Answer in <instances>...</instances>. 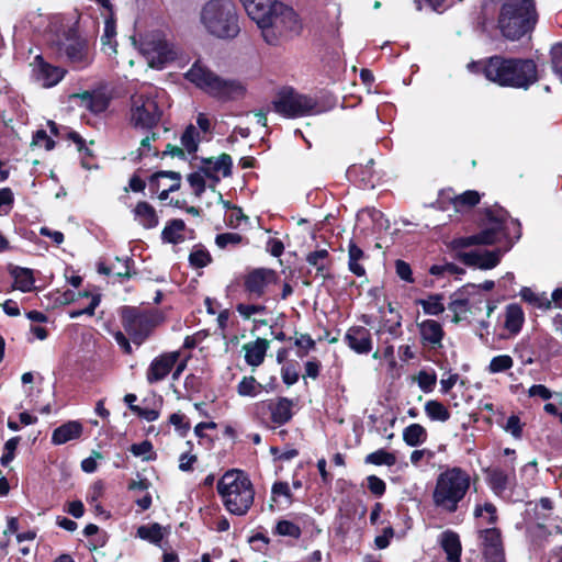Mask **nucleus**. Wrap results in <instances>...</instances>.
Returning a JSON list of instances; mask_svg holds the SVG:
<instances>
[{
	"mask_svg": "<svg viewBox=\"0 0 562 562\" xmlns=\"http://www.w3.org/2000/svg\"><path fill=\"white\" fill-rule=\"evenodd\" d=\"M505 252L501 248L495 250H470L459 252L458 258L467 266L490 270L499 263Z\"/></svg>",
	"mask_w": 562,
	"mask_h": 562,
	"instance_id": "nucleus-14",
	"label": "nucleus"
},
{
	"mask_svg": "<svg viewBox=\"0 0 562 562\" xmlns=\"http://www.w3.org/2000/svg\"><path fill=\"white\" fill-rule=\"evenodd\" d=\"M440 543L449 562H460L461 543L459 536L453 531H445L441 533Z\"/></svg>",
	"mask_w": 562,
	"mask_h": 562,
	"instance_id": "nucleus-28",
	"label": "nucleus"
},
{
	"mask_svg": "<svg viewBox=\"0 0 562 562\" xmlns=\"http://www.w3.org/2000/svg\"><path fill=\"white\" fill-rule=\"evenodd\" d=\"M149 134L140 140V146L137 150V158L153 156L156 157L158 155V148L153 146L159 138V133L157 131L148 130Z\"/></svg>",
	"mask_w": 562,
	"mask_h": 562,
	"instance_id": "nucleus-39",
	"label": "nucleus"
},
{
	"mask_svg": "<svg viewBox=\"0 0 562 562\" xmlns=\"http://www.w3.org/2000/svg\"><path fill=\"white\" fill-rule=\"evenodd\" d=\"M137 536L140 539L147 540L151 543H159L164 537L162 527L157 524L143 525L137 529Z\"/></svg>",
	"mask_w": 562,
	"mask_h": 562,
	"instance_id": "nucleus-42",
	"label": "nucleus"
},
{
	"mask_svg": "<svg viewBox=\"0 0 562 562\" xmlns=\"http://www.w3.org/2000/svg\"><path fill=\"white\" fill-rule=\"evenodd\" d=\"M262 391V385L254 376H244L237 385V393L240 396L255 397Z\"/></svg>",
	"mask_w": 562,
	"mask_h": 562,
	"instance_id": "nucleus-44",
	"label": "nucleus"
},
{
	"mask_svg": "<svg viewBox=\"0 0 562 562\" xmlns=\"http://www.w3.org/2000/svg\"><path fill=\"white\" fill-rule=\"evenodd\" d=\"M366 462L375 465L392 467L396 463V457L384 449H380L372 453H369L366 457Z\"/></svg>",
	"mask_w": 562,
	"mask_h": 562,
	"instance_id": "nucleus-46",
	"label": "nucleus"
},
{
	"mask_svg": "<svg viewBox=\"0 0 562 562\" xmlns=\"http://www.w3.org/2000/svg\"><path fill=\"white\" fill-rule=\"evenodd\" d=\"M139 52L151 68L162 69L177 56V50L161 33H150L142 37Z\"/></svg>",
	"mask_w": 562,
	"mask_h": 562,
	"instance_id": "nucleus-13",
	"label": "nucleus"
},
{
	"mask_svg": "<svg viewBox=\"0 0 562 562\" xmlns=\"http://www.w3.org/2000/svg\"><path fill=\"white\" fill-rule=\"evenodd\" d=\"M474 517L479 519L481 525H494L497 521L496 507L490 502L476 504Z\"/></svg>",
	"mask_w": 562,
	"mask_h": 562,
	"instance_id": "nucleus-37",
	"label": "nucleus"
},
{
	"mask_svg": "<svg viewBox=\"0 0 562 562\" xmlns=\"http://www.w3.org/2000/svg\"><path fill=\"white\" fill-rule=\"evenodd\" d=\"M349 270L358 277H362L366 272L360 261L364 258V252L355 243L350 241L348 247Z\"/></svg>",
	"mask_w": 562,
	"mask_h": 562,
	"instance_id": "nucleus-36",
	"label": "nucleus"
},
{
	"mask_svg": "<svg viewBox=\"0 0 562 562\" xmlns=\"http://www.w3.org/2000/svg\"><path fill=\"white\" fill-rule=\"evenodd\" d=\"M425 413L431 420L447 422L450 418L449 411L438 401L430 400L425 404Z\"/></svg>",
	"mask_w": 562,
	"mask_h": 562,
	"instance_id": "nucleus-41",
	"label": "nucleus"
},
{
	"mask_svg": "<svg viewBox=\"0 0 562 562\" xmlns=\"http://www.w3.org/2000/svg\"><path fill=\"white\" fill-rule=\"evenodd\" d=\"M169 422L175 426L176 430L181 435L186 436L190 430V423L188 422L186 415L181 413H175L170 416Z\"/></svg>",
	"mask_w": 562,
	"mask_h": 562,
	"instance_id": "nucleus-57",
	"label": "nucleus"
},
{
	"mask_svg": "<svg viewBox=\"0 0 562 562\" xmlns=\"http://www.w3.org/2000/svg\"><path fill=\"white\" fill-rule=\"evenodd\" d=\"M131 452L135 457H140L143 460L148 461L155 458L153 451V445L148 440H144L139 443H134L131 447Z\"/></svg>",
	"mask_w": 562,
	"mask_h": 562,
	"instance_id": "nucleus-49",
	"label": "nucleus"
},
{
	"mask_svg": "<svg viewBox=\"0 0 562 562\" xmlns=\"http://www.w3.org/2000/svg\"><path fill=\"white\" fill-rule=\"evenodd\" d=\"M31 65L36 80L45 88L57 85L66 74L64 69L45 63L41 56H36Z\"/></svg>",
	"mask_w": 562,
	"mask_h": 562,
	"instance_id": "nucleus-18",
	"label": "nucleus"
},
{
	"mask_svg": "<svg viewBox=\"0 0 562 562\" xmlns=\"http://www.w3.org/2000/svg\"><path fill=\"white\" fill-rule=\"evenodd\" d=\"M241 241V236L237 233L220 234L215 238V243L220 248H226L229 245H238Z\"/></svg>",
	"mask_w": 562,
	"mask_h": 562,
	"instance_id": "nucleus-60",
	"label": "nucleus"
},
{
	"mask_svg": "<svg viewBox=\"0 0 562 562\" xmlns=\"http://www.w3.org/2000/svg\"><path fill=\"white\" fill-rule=\"evenodd\" d=\"M180 142L181 147L167 144L164 154L171 156H183V150L190 155L194 154L198 150L199 144L201 142L200 132L194 125L190 124L182 133Z\"/></svg>",
	"mask_w": 562,
	"mask_h": 562,
	"instance_id": "nucleus-21",
	"label": "nucleus"
},
{
	"mask_svg": "<svg viewBox=\"0 0 562 562\" xmlns=\"http://www.w3.org/2000/svg\"><path fill=\"white\" fill-rule=\"evenodd\" d=\"M277 273L271 269H254L245 277V290L250 296L261 297L268 286L277 282Z\"/></svg>",
	"mask_w": 562,
	"mask_h": 562,
	"instance_id": "nucleus-16",
	"label": "nucleus"
},
{
	"mask_svg": "<svg viewBox=\"0 0 562 562\" xmlns=\"http://www.w3.org/2000/svg\"><path fill=\"white\" fill-rule=\"evenodd\" d=\"M189 261L193 267L203 268L211 261V257L205 249L194 248L189 256Z\"/></svg>",
	"mask_w": 562,
	"mask_h": 562,
	"instance_id": "nucleus-55",
	"label": "nucleus"
},
{
	"mask_svg": "<svg viewBox=\"0 0 562 562\" xmlns=\"http://www.w3.org/2000/svg\"><path fill=\"white\" fill-rule=\"evenodd\" d=\"M525 323V313L518 304H509L505 311V328L513 335L520 331Z\"/></svg>",
	"mask_w": 562,
	"mask_h": 562,
	"instance_id": "nucleus-29",
	"label": "nucleus"
},
{
	"mask_svg": "<svg viewBox=\"0 0 562 562\" xmlns=\"http://www.w3.org/2000/svg\"><path fill=\"white\" fill-rule=\"evenodd\" d=\"M239 315L245 319H250L256 315H263L266 313V306L261 304H245L239 303L236 306Z\"/></svg>",
	"mask_w": 562,
	"mask_h": 562,
	"instance_id": "nucleus-48",
	"label": "nucleus"
},
{
	"mask_svg": "<svg viewBox=\"0 0 562 562\" xmlns=\"http://www.w3.org/2000/svg\"><path fill=\"white\" fill-rule=\"evenodd\" d=\"M34 147H44L47 150H50L54 148V140L47 135L46 131L38 130L33 135V139L31 143Z\"/></svg>",
	"mask_w": 562,
	"mask_h": 562,
	"instance_id": "nucleus-56",
	"label": "nucleus"
},
{
	"mask_svg": "<svg viewBox=\"0 0 562 562\" xmlns=\"http://www.w3.org/2000/svg\"><path fill=\"white\" fill-rule=\"evenodd\" d=\"M184 222L182 220H172L162 231L164 240L177 244L183 239Z\"/></svg>",
	"mask_w": 562,
	"mask_h": 562,
	"instance_id": "nucleus-40",
	"label": "nucleus"
},
{
	"mask_svg": "<svg viewBox=\"0 0 562 562\" xmlns=\"http://www.w3.org/2000/svg\"><path fill=\"white\" fill-rule=\"evenodd\" d=\"M427 439L426 429L419 424H412L404 428L403 440L409 447L423 445Z\"/></svg>",
	"mask_w": 562,
	"mask_h": 562,
	"instance_id": "nucleus-34",
	"label": "nucleus"
},
{
	"mask_svg": "<svg viewBox=\"0 0 562 562\" xmlns=\"http://www.w3.org/2000/svg\"><path fill=\"white\" fill-rule=\"evenodd\" d=\"M55 32L54 45L75 69H85L93 61V47L90 41L78 33L76 23L52 25Z\"/></svg>",
	"mask_w": 562,
	"mask_h": 562,
	"instance_id": "nucleus-8",
	"label": "nucleus"
},
{
	"mask_svg": "<svg viewBox=\"0 0 562 562\" xmlns=\"http://www.w3.org/2000/svg\"><path fill=\"white\" fill-rule=\"evenodd\" d=\"M184 76L198 89L222 102L240 100L247 92V85L244 80L221 77L199 60L190 67Z\"/></svg>",
	"mask_w": 562,
	"mask_h": 562,
	"instance_id": "nucleus-6",
	"label": "nucleus"
},
{
	"mask_svg": "<svg viewBox=\"0 0 562 562\" xmlns=\"http://www.w3.org/2000/svg\"><path fill=\"white\" fill-rule=\"evenodd\" d=\"M82 434V425L77 420H71L57 427L52 435L54 445H64L70 440L77 439Z\"/></svg>",
	"mask_w": 562,
	"mask_h": 562,
	"instance_id": "nucleus-24",
	"label": "nucleus"
},
{
	"mask_svg": "<svg viewBox=\"0 0 562 562\" xmlns=\"http://www.w3.org/2000/svg\"><path fill=\"white\" fill-rule=\"evenodd\" d=\"M480 202V194L477 191L469 190L462 194L456 195L452 199V204L457 212L462 211L467 207H472Z\"/></svg>",
	"mask_w": 562,
	"mask_h": 562,
	"instance_id": "nucleus-43",
	"label": "nucleus"
},
{
	"mask_svg": "<svg viewBox=\"0 0 562 562\" xmlns=\"http://www.w3.org/2000/svg\"><path fill=\"white\" fill-rule=\"evenodd\" d=\"M520 237V225L499 205L486 209L480 222V231L467 237L453 240V247L467 248L473 245H502V251H508Z\"/></svg>",
	"mask_w": 562,
	"mask_h": 562,
	"instance_id": "nucleus-2",
	"label": "nucleus"
},
{
	"mask_svg": "<svg viewBox=\"0 0 562 562\" xmlns=\"http://www.w3.org/2000/svg\"><path fill=\"white\" fill-rule=\"evenodd\" d=\"M272 109L288 119L312 115L321 111L313 98L301 94L292 88H284L278 93L272 102Z\"/></svg>",
	"mask_w": 562,
	"mask_h": 562,
	"instance_id": "nucleus-12",
	"label": "nucleus"
},
{
	"mask_svg": "<svg viewBox=\"0 0 562 562\" xmlns=\"http://www.w3.org/2000/svg\"><path fill=\"white\" fill-rule=\"evenodd\" d=\"M244 349L246 362L252 367H258L263 362L268 341L266 339H257L254 342L246 344Z\"/></svg>",
	"mask_w": 562,
	"mask_h": 562,
	"instance_id": "nucleus-30",
	"label": "nucleus"
},
{
	"mask_svg": "<svg viewBox=\"0 0 562 562\" xmlns=\"http://www.w3.org/2000/svg\"><path fill=\"white\" fill-rule=\"evenodd\" d=\"M514 482V475L504 470L494 468L487 471V483L496 495H503Z\"/></svg>",
	"mask_w": 562,
	"mask_h": 562,
	"instance_id": "nucleus-25",
	"label": "nucleus"
},
{
	"mask_svg": "<svg viewBox=\"0 0 562 562\" xmlns=\"http://www.w3.org/2000/svg\"><path fill=\"white\" fill-rule=\"evenodd\" d=\"M178 359V351L164 353L155 358L147 370L146 378L148 383L153 384L164 380L176 366Z\"/></svg>",
	"mask_w": 562,
	"mask_h": 562,
	"instance_id": "nucleus-19",
	"label": "nucleus"
},
{
	"mask_svg": "<svg viewBox=\"0 0 562 562\" xmlns=\"http://www.w3.org/2000/svg\"><path fill=\"white\" fill-rule=\"evenodd\" d=\"M122 323L125 331L137 345H140L149 335L150 327L148 319L132 308L125 307L123 310Z\"/></svg>",
	"mask_w": 562,
	"mask_h": 562,
	"instance_id": "nucleus-15",
	"label": "nucleus"
},
{
	"mask_svg": "<svg viewBox=\"0 0 562 562\" xmlns=\"http://www.w3.org/2000/svg\"><path fill=\"white\" fill-rule=\"evenodd\" d=\"M471 71L483 72L485 78L503 87L527 89L537 81V67L531 59L493 56L468 65Z\"/></svg>",
	"mask_w": 562,
	"mask_h": 562,
	"instance_id": "nucleus-3",
	"label": "nucleus"
},
{
	"mask_svg": "<svg viewBox=\"0 0 562 562\" xmlns=\"http://www.w3.org/2000/svg\"><path fill=\"white\" fill-rule=\"evenodd\" d=\"M276 529L280 536H288L292 538H299L301 536L300 527L289 520H280L277 524Z\"/></svg>",
	"mask_w": 562,
	"mask_h": 562,
	"instance_id": "nucleus-53",
	"label": "nucleus"
},
{
	"mask_svg": "<svg viewBox=\"0 0 562 562\" xmlns=\"http://www.w3.org/2000/svg\"><path fill=\"white\" fill-rule=\"evenodd\" d=\"M292 407L293 402L286 397L257 404V408L269 409L271 420L277 425H283L292 418Z\"/></svg>",
	"mask_w": 562,
	"mask_h": 562,
	"instance_id": "nucleus-22",
	"label": "nucleus"
},
{
	"mask_svg": "<svg viewBox=\"0 0 562 562\" xmlns=\"http://www.w3.org/2000/svg\"><path fill=\"white\" fill-rule=\"evenodd\" d=\"M184 76L198 89L222 102L240 100L247 92V85L244 80L221 77L199 60L190 67Z\"/></svg>",
	"mask_w": 562,
	"mask_h": 562,
	"instance_id": "nucleus-5",
	"label": "nucleus"
},
{
	"mask_svg": "<svg viewBox=\"0 0 562 562\" xmlns=\"http://www.w3.org/2000/svg\"><path fill=\"white\" fill-rule=\"evenodd\" d=\"M98 271L106 276L113 274L116 277H130L131 259L128 257H115L109 265L100 262L98 265Z\"/></svg>",
	"mask_w": 562,
	"mask_h": 562,
	"instance_id": "nucleus-27",
	"label": "nucleus"
},
{
	"mask_svg": "<svg viewBox=\"0 0 562 562\" xmlns=\"http://www.w3.org/2000/svg\"><path fill=\"white\" fill-rule=\"evenodd\" d=\"M514 366V360L508 355H499L492 358L487 371L492 374L505 372L512 369Z\"/></svg>",
	"mask_w": 562,
	"mask_h": 562,
	"instance_id": "nucleus-47",
	"label": "nucleus"
},
{
	"mask_svg": "<svg viewBox=\"0 0 562 562\" xmlns=\"http://www.w3.org/2000/svg\"><path fill=\"white\" fill-rule=\"evenodd\" d=\"M394 537V529L386 527L383 532L374 538L376 549L382 550L389 547L391 539Z\"/></svg>",
	"mask_w": 562,
	"mask_h": 562,
	"instance_id": "nucleus-61",
	"label": "nucleus"
},
{
	"mask_svg": "<svg viewBox=\"0 0 562 562\" xmlns=\"http://www.w3.org/2000/svg\"><path fill=\"white\" fill-rule=\"evenodd\" d=\"M505 430L509 432L513 437L520 438L522 429L519 417L516 415H512L510 417H508L505 425Z\"/></svg>",
	"mask_w": 562,
	"mask_h": 562,
	"instance_id": "nucleus-64",
	"label": "nucleus"
},
{
	"mask_svg": "<svg viewBox=\"0 0 562 562\" xmlns=\"http://www.w3.org/2000/svg\"><path fill=\"white\" fill-rule=\"evenodd\" d=\"M136 221L145 228H153L158 224L156 212L147 202H139L134 210Z\"/></svg>",
	"mask_w": 562,
	"mask_h": 562,
	"instance_id": "nucleus-32",
	"label": "nucleus"
},
{
	"mask_svg": "<svg viewBox=\"0 0 562 562\" xmlns=\"http://www.w3.org/2000/svg\"><path fill=\"white\" fill-rule=\"evenodd\" d=\"M164 91L151 85L142 86L131 99V123L140 130H153L161 119L158 99Z\"/></svg>",
	"mask_w": 562,
	"mask_h": 562,
	"instance_id": "nucleus-11",
	"label": "nucleus"
},
{
	"mask_svg": "<svg viewBox=\"0 0 562 562\" xmlns=\"http://www.w3.org/2000/svg\"><path fill=\"white\" fill-rule=\"evenodd\" d=\"M217 491L232 514L245 515L254 503L252 484L239 470L227 471L218 481Z\"/></svg>",
	"mask_w": 562,
	"mask_h": 562,
	"instance_id": "nucleus-10",
	"label": "nucleus"
},
{
	"mask_svg": "<svg viewBox=\"0 0 562 562\" xmlns=\"http://www.w3.org/2000/svg\"><path fill=\"white\" fill-rule=\"evenodd\" d=\"M232 165L233 160L228 154H222L217 158H211L206 160V166L203 168L205 175L211 177L212 172H214L216 178L218 179V175L222 177H228L232 173Z\"/></svg>",
	"mask_w": 562,
	"mask_h": 562,
	"instance_id": "nucleus-26",
	"label": "nucleus"
},
{
	"mask_svg": "<svg viewBox=\"0 0 562 562\" xmlns=\"http://www.w3.org/2000/svg\"><path fill=\"white\" fill-rule=\"evenodd\" d=\"M328 257V251L326 249L315 250L310 252L306 257V261L314 266L318 271H323L326 267V260Z\"/></svg>",
	"mask_w": 562,
	"mask_h": 562,
	"instance_id": "nucleus-52",
	"label": "nucleus"
},
{
	"mask_svg": "<svg viewBox=\"0 0 562 562\" xmlns=\"http://www.w3.org/2000/svg\"><path fill=\"white\" fill-rule=\"evenodd\" d=\"M205 176L206 175L203 169L188 176V182L198 196L201 195L205 190Z\"/></svg>",
	"mask_w": 562,
	"mask_h": 562,
	"instance_id": "nucleus-54",
	"label": "nucleus"
},
{
	"mask_svg": "<svg viewBox=\"0 0 562 562\" xmlns=\"http://www.w3.org/2000/svg\"><path fill=\"white\" fill-rule=\"evenodd\" d=\"M247 216L239 207H232V211L226 217L227 224L232 227H239L243 222H247Z\"/></svg>",
	"mask_w": 562,
	"mask_h": 562,
	"instance_id": "nucleus-62",
	"label": "nucleus"
},
{
	"mask_svg": "<svg viewBox=\"0 0 562 562\" xmlns=\"http://www.w3.org/2000/svg\"><path fill=\"white\" fill-rule=\"evenodd\" d=\"M471 484L468 472L460 468H450L441 472L432 492L434 505L447 513L457 512L460 502L467 495Z\"/></svg>",
	"mask_w": 562,
	"mask_h": 562,
	"instance_id": "nucleus-9",
	"label": "nucleus"
},
{
	"mask_svg": "<svg viewBox=\"0 0 562 562\" xmlns=\"http://www.w3.org/2000/svg\"><path fill=\"white\" fill-rule=\"evenodd\" d=\"M204 32L218 40H233L239 32L238 10L234 0H209L200 11Z\"/></svg>",
	"mask_w": 562,
	"mask_h": 562,
	"instance_id": "nucleus-7",
	"label": "nucleus"
},
{
	"mask_svg": "<svg viewBox=\"0 0 562 562\" xmlns=\"http://www.w3.org/2000/svg\"><path fill=\"white\" fill-rule=\"evenodd\" d=\"M11 276L14 279V289L22 292H30L34 288V277L32 270L21 267H14L11 270Z\"/></svg>",
	"mask_w": 562,
	"mask_h": 562,
	"instance_id": "nucleus-33",
	"label": "nucleus"
},
{
	"mask_svg": "<svg viewBox=\"0 0 562 562\" xmlns=\"http://www.w3.org/2000/svg\"><path fill=\"white\" fill-rule=\"evenodd\" d=\"M441 295H430L427 299H420L417 303L423 307L424 313L437 316L445 311Z\"/></svg>",
	"mask_w": 562,
	"mask_h": 562,
	"instance_id": "nucleus-45",
	"label": "nucleus"
},
{
	"mask_svg": "<svg viewBox=\"0 0 562 562\" xmlns=\"http://www.w3.org/2000/svg\"><path fill=\"white\" fill-rule=\"evenodd\" d=\"M81 105L93 113L103 112L108 106V99L102 94L85 92L80 95Z\"/></svg>",
	"mask_w": 562,
	"mask_h": 562,
	"instance_id": "nucleus-38",
	"label": "nucleus"
},
{
	"mask_svg": "<svg viewBox=\"0 0 562 562\" xmlns=\"http://www.w3.org/2000/svg\"><path fill=\"white\" fill-rule=\"evenodd\" d=\"M18 445H19L18 437H13L4 443V451L1 457L2 465H4V467L8 465L14 459Z\"/></svg>",
	"mask_w": 562,
	"mask_h": 562,
	"instance_id": "nucleus-58",
	"label": "nucleus"
},
{
	"mask_svg": "<svg viewBox=\"0 0 562 562\" xmlns=\"http://www.w3.org/2000/svg\"><path fill=\"white\" fill-rule=\"evenodd\" d=\"M116 27L112 20H106L104 23L103 34L101 36L102 49L108 55L116 54Z\"/></svg>",
	"mask_w": 562,
	"mask_h": 562,
	"instance_id": "nucleus-35",
	"label": "nucleus"
},
{
	"mask_svg": "<svg viewBox=\"0 0 562 562\" xmlns=\"http://www.w3.org/2000/svg\"><path fill=\"white\" fill-rule=\"evenodd\" d=\"M497 5V27L504 37L516 41L535 27L538 14L533 0H483L482 4L485 12Z\"/></svg>",
	"mask_w": 562,
	"mask_h": 562,
	"instance_id": "nucleus-4",
	"label": "nucleus"
},
{
	"mask_svg": "<svg viewBox=\"0 0 562 562\" xmlns=\"http://www.w3.org/2000/svg\"><path fill=\"white\" fill-rule=\"evenodd\" d=\"M368 481V488L372 494L375 496H382L385 492V483L383 480L375 475H370L367 479Z\"/></svg>",
	"mask_w": 562,
	"mask_h": 562,
	"instance_id": "nucleus-63",
	"label": "nucleus"
},
{
	"mask_svg": "<svg viewBox=\"0 0 562 562\" xmlns=\"http://www.w3.org/2000/svg\"><path fill=\"white\" fill-rule=\"evenodd\" d=\"M420 339L424 346L430 348H440L442 346L443 329L441 325L434 319H425L417 324Z\"/></svg>",
	"mask_w": 562,
	"mask_h": 562,
	"instance_id": "nucleus-23",
	"label": "nucleus"
},
{
	"mask_svg": "<svg viewBox=\"0 0 562 562\" xmlns=\"http://www.w3.org/2000/svg\"><path fill=\"white\" fill-rule=\"evenodd\" d=\"M551 63L554 74L562 81V44H558L551 49Z\"/></svg>",
	"mask_w": 562,
	"mask_h": 562,
	"instance_id": "nucleus-59",
	"label": "nucleus"
},
{
	"mask_svg": "<svg viewBox=\"0 0 562 562\" xmlns=\"http://www.w3.org/2000/svg\"><path fill=\"white\" fill-rule=\"evenodd\" d=\"M483 552L488 562H504V549L501 531L495 528H486L480 531Z\"/></svg>",
	"mask_w": 562,
	"mask_h": 562,
	"instance_id": "nucleus-17",
	"label": "nucleus"
},
{
	"mask_svg": "<svg viewBox=\"0 0 562 562\" xmlns=\"http://www.w3.org/2000/svg\"><path fill=\"white\" fill-rule=\"evenodd\" d=\"M416 379H417L418 386L425 393L431 392L437 382L436 374L431 373V372H427V371H420Z\"/></svg>",
	"mask_w": 562,
	"mask_h": 562,
	"instance_id": "nucleus-51",
	"label": "nucleus"
},
{
	"mask_svg": "<svg viewBox=\"0 0 562 562\" xmlns=\"http://www.w3.org/2000/svg\"><path fill=\"white\" fill-rule=\"evenodd\" d=\"M157 178H169L172 181V183L170 184V187L168 189H165L159 193L160 200H166L168 198V194L170 191H175V190L179 189V187H180V175L178 172L161 171V172L157 173Z\"/></svg>",
	"mask_w": 562,
	"mask_h": 562,
	"instance_id": "nucleus-50",
	"label": "nucleus"
},
{
	"mask_svg": "<svg viewBox=\"0 0 562 562\" xmlns=\"http://www.w3.org/2000/svg\"><path fill=\"white\" fill-rule=\"evenodd\" d=\"M519 295L521 300L529 305H531L535 308L541 310V311H549L550 310V302L549 296L546 292H536L529 286H524Z\"/></svg>",
	"mask_w": 562,
	"mask_h": 562,
	"instance_id": "nucleus-31",
	"label": "nucleus"
},
{
	"mask_svg": "<svg viewBox=\"0 0 562 562\" xmlns=\"http://www.w3.org/2000/svg\"><path fill=\"white\" fill-rule=\"evenodd\" d=\"M345 341L359 355L369 353L372 350L371 333L363 326L350 327L345 335Z\"/></svg>",
	"mask_w": 562,
	"mask_h": 562,
	"instance_id": "nucleus-20",
	"label": "nucleus"
},
{
	"mask_svg": "<svg viewBox=\"0 0 562 562\" xmlns=\"http://www.w3.org/2000/svg\"><path fill=\"white\" fill-rule=\"evenodd\" d=\"M248 16L260 29L263 40L276 45L283 36L297 34L302 27L296 12L278 0H239Z\"/></svg>",
	"mask_w": 562,
	"mask_h": 562,
	"instance_id": "nucleus-1",
	"label": "nucleus"
}]
</instances>
